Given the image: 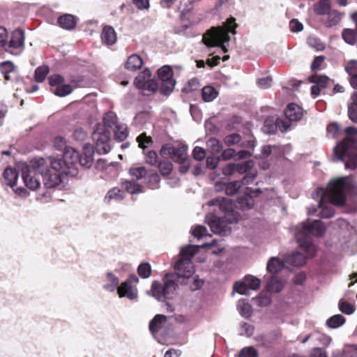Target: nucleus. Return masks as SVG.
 I'll return each instance as SVG.
<instances>
[{"instance_id":"obj_1","label":"nucleus","mask_w":357,"mask_h":357,"mask_svg":"<svg viewBox=\"0 0 357 357\" xmlns=\"http://www.w3.org/2000/svg\"><path fill=\"white\" fill-rule=\"evenodd\" d=\"M295 237L299 246L305 252L306 257L299 252H294L287 257L286 261L293 266H302L305 264L306 257H312L317 250L312 243L313 236L320 237L324 235L326 227L320 220L311 221L307 220L298 225L296 228Z\"/></svg>"},{"instance_id":"obj_2","label":"nucleus","mask_w":357,"mask_h":357,"mask_svg":"<svg viewBox=\"0 0 357 357\" xmlns=\"http://www.w3.org/2000/svg\"><path fill=\"white\" fill-rule=\"evenodd\" d=\"M347 137L333 149L337 160L344 162L346 169L357 168V141L351 138L357 135V128L349 126L345 128Z\"/></svg>"},{"instance_id":"obj_3","label":"nucleus","mask_w":357,"mask_h":357,"mask_svg":"<svg viewBox=\"0 0 357 357\" xmlns=\"http://www.w3.org/2000/svg\"><path fill=\"white\" fill-rule=\"evenodd\" d=\"M237 26L238 25L234 17H231L228 18L222 26L213 28L208 37L204 36L203 40L204 44L208 47H220L224 52H227V46L230 41L229 33L235 34Z\"/></svg>"},{"instance_id":"obj_4","label":"nucleus","mask_w":357,"mask_h":357,"mask_svg":"<svg viewBox=\"0 0 357 357\" xmlns=\"http://www.w3.org/2000/svg\"><path fill=\"white\" fill-rule=\"evenodd\" d=\"M178 275L167 273L164 278V284L158 281H153L151 285V292L153 297L158 301L172 299L177 294L178 288Z\"/></svg>"},{"instance_id":"obj_5","label":"nucleus","mask_w":357,"mask_h":357,"mask_svg":"<svg viewBox=\"0 0 357 357\" xmlns=\"http://www.w3.org/2000/svg\"><path fill=\"white\" fill-rule=\"evenodd\" d=\"M351 188V183L347 177L331 181L327 190L331 203L338 206H344L347 201V195Z\"/></svg>"},{"instance_id":"obj_6","label":"nucleus","mask_w":357,"mask_h":357,"mask_svg":"<svg viewBox=\"0 0 357 357\" xmlns=\"http://www.w3.org/2000/svg\"><path fill=\"white\" fill-rule=\"evenodd\" d=\"M103 129L110 130L113 132L115 139L119 142L125 140L128 135V131L126 124H120L118 122L116 114L112 111L105 114L103 116Z\"/></svg>"},{"instance_id":"obj_7","label":"nucleus","mask_w":357,"mask_h":357,"mask_svg":"<svg viewBox=\"0 0 357 357\" xmlns=\"http://www.w3.org/2000/svg\"><path fill=\"white\" fill-rule=\"evenodd\" d=\"M205 220L212 232L226 236L231 231L229 225L236 222L238 219L234 215L231 218H226V216L218 217L213 213H210L206 216Z\"/></svg>"},{"instance_id":"obj_8","label":"nucleus","mask_w":357,"mask_h":357,"mask_svg":"<svg viewBox=\"0 0 357 357\" xmlns=\"http://www.w3.org/2000/svg\"><path fill=\"white\" fill-rule=\"evenodd\" d=\"M34 164L35 168L38 169L43 178L44 185L47 188H54L61 183L60 174L50 172L48 162L45 159L43 158H35Z\"/></svg>"},{"instance_id":"obj_9","label":"nucleus","mask_w":357,"mask_h":357,"mask_svg":"<svg viewBox=\"0 0 357 357\" xmlns=\"http://www.w3.org/2000/svg\"><path fill=\"white\" fill-rule=\"evenodd\" d=\"M34 165V160H33L30 165L22 163L18 165L25 185L31 190H37L40 185V178L41 176L38 169L35 168Z\"/></svg>"},{"instance_id":"obj_10","label":"nucleus","mask_w":357,"mask_h":357,"mask_svg":"<svg viewBox=\"0 0 357 357\" xmlns=\"http://www.w3.org/2000/svg\"><path fill=\"white\" fill-rule=\"evenodd\" d=\"M110 130L103 129L100 124L96 126L92 133V138L96 143L94 149L97 153L99 155L107 154L110 151Z\"/></svg>"},{"instance_id":"obj_11","label":"nucleus","mask_w":357,"mask_h":357,"mask_svg":"<svg viewBox=\"0 0 357 357\" xmlns=\"http://www.w3.org/2000/svg\"><path fill=\"white\" fill-rule=\"evenodd\" d=\"M24 31L22 29H15L10 36L6 51L14 55H19L24 49Z\"/></svg>"},{"instance_id":"obj_12","label":"nucleus","mask_w":357,"mask_h":357,"mask_svg":"<svg viewBox=\"0 0 357 357\" xmlns=\"http://www.w3.org/2000/svg\"><path fill=\"white\" fill-rule=\"evenodd\" d=\"M261 281L257 277L247 275L243 280L236 282L234 284V291L241 295H248L250 290H257L260 287Z\"/></svg>"},{"instance_id":"obj_13","label":"nucleus","mask_w":357,"mask_h":357,"mask_svg":"<svg viewBox=\"0 0 357 357\" xmlns=\"http://www.w3.org/2000/svg\"><path fill=\"white\" fill-rule=\"evenodd\" d=\"M138 278L135 275H131L125 280L118 288V294L120 298L126 297L130 300H133L137 297V289L132 286V283H137Z\"/></svg>"},{"instance_id":"obj_14","label":"nucleus","mask_w":357,"mask_h":357,"mask_svg":"<svg viewBox=\"0 0 357 357\" xmlns=\"http://www.w3.org/2000/svg\"><path fill=\"white\" fill-rule=\"evenodd\" d=\"M175 273L173 274L178 275V279L189 278L195 273L193 264L190 259H180L174 265Z\"/></svg>"},{"instance_id":"obj_15","label":"nucleus","mask_w":357,"mask_h":357,"mask_svg":"<svg viewBox=\"0 0 357 357\" xmlns=\"http://www.w3.org/2000/svg\"><path fill=\"white\" fill-rule=\"evenodd\" d=\"M259 193H261L259 189L252 190L250 188H246L244 195L238 197L237 204L239 208L243 211L251 209L255 204L254 197L258 196Z\"/></svg>"},{"instance_id":"obj_16","label":"nucleus","mask_w":357,"mask_h":357,"mask_svg":"<svg viewBox=\"0 0 357 357\" xmlns=\"http://www.w3.org/2000/svg\"><path fill=\"white\" fill-rule=\"evenodd\" d=\"M209 206H217L220 210L225 213L226 218H231L232 215L236 217L234 213V204L230 199L218 197L209 201Z\"/></svg>"},{"instance_id":"obj_17","label":"nucleus","mask_w":357,"mask_h":357,"mask_svg":"<svg viewBox=\"0 0 357 357\" xmlns=\"http://www.w3.org/2000/svg\"><path fill=\"white\" fill-rule=\"evenodd\" d=\"M66 163L71 170V176H75L77 174V165L79 160V153L73 147H66L62 155Z\"/></svg>"},{"instance_id":"obj_18","label":"nucleus","mask_w":357,"mask_h":357,"mask_svg":"<svg viewBox=\"0 0 357 357\" xmlns=\"http://www.w3.org/2000/svg\"><path fill=\"white\" fill-rule=\"evenodd\" d=\"M96 152L94 147L91 144H85L83 147V153H79L78 165L86 168H90L93 163V154Z\"/></svg>"},{"instance_id":"obj_19","label":"nucleus","mask_w":357,"mask_h":357,"mask_svg":"<svg viewBox=\"0 0 357 357\" xmlns=\"http://www.w3.org/2000/svg\"><path fill=\"white\" fill-rule=\"evenodd\" d=\"M47 162L58 174L71 176V170L62 155L61 157H50Z\"/></svg>"},{"instance_id":"obj_20","label":"nucleus","mask_w":357,"mask_h":357,"mask_svg":"<svg viewBox=\"0 0 357 357\" xmlns=\"http://www.w3.org/2000/svg\"><path fill=\"white\" fill-rule=\"evenodd\" d=\"M284 115L289 121H298L303 116V109L295 103H289L284 111Z\"/></svg>"},{"instance_id":"obj_21","label":"nucleus","mask_w":357,"mask_h":357,"mask_svg":"<svg viewBox=\"0 0 357 357\" xmlns=\"http://www.w3.org/2000/svg\"><path fill=\"white\" fill-rule=\"evenodd\" d=\"M116 33L114 29L109 25L105 26L101 33V40L107 45H112L116 42Z\"/></svg>"},{"instance_id":"obj_22","label":"nucleus","mask_w":357,"mask_h":357,"mask_svg":"<svg viewBox=\"0 0 357 357\" xmlns=\"http://www.w3.org/2000/svg\"><path fill=\"white\" fill-rule=\"evenodd\" d=\"M57 22L62 29L66 30L74 29L77 24L75 16L70 14H65L60 16L57 20Z\"/></svg>"},{"instance_id":"obj_23","label":"nucleus","mask_w":357,"mask_h":357,"mask_svg":"<svg viewBox=\"0 0 357 357\" xmlns=\"http://www.w3.org/2000/svg\"><path fill=\"white\" fill-rule=\"evenodd\" d=\"M142 65L143 60L142 57L137 54H133L128 57L127 61L125 63V68L130 71H136Z\"/></svg>"},{"instance_id":"obj_24","label":"nucleus","mask_w":357,"mask_h":357,"mask_svg":"<svg viewBox=\"0 0 357 357\" xmlns=\"http://www.w3.org/2000/svg\"><path fill=\"white\" fill-rule=\"evenodd\" d=\"M151 77V73L146 68L143 71L139 73V75L135 79V85L139 89H146V84Z\"/></svg>"},{"instance_id":"obj_25","label":"nucleus","mask_w":357,"mask_h":357,"mask_svg":"<svg viewBox=\"0 0 357 357\" xmlns=\"http://www.w3.org/2000/svg\"><path fill=\"white\" fill-rule=\"evenodd\" d=\"M167 321V317L163 314H156L149 323V330L152 334L157 333Z\"/></svg>"},{"instance_id":"obj_26","label":"nucleus","mask_w":357,"mask_h":357,"mask_svg":"<svg viewBox=\"0 0 357 357\" xmlns=\"http://www.w3.org/2000/svg\"><path fill=\"white\" fill-rule=\"evenodd\" d=\"M284 264L282 260L276 257L270 258L267 262V271L271 274H276L284 267Z\"/></svg>"},{"instance_id":"obj_27","label":"nucleus","mask_w":357,"mask_h":357,"mask_svg":"<svg viewBox=\"0 0 357 357\" xmlns=\"http://www.w3.org/2000/svg\"><path fill=\"white\" fill-rule=\"evenodd\" d=\"M119 287V280L118 277L114 275L112 273L108 272L106 275L104 289L109 292H113L116 289L118 290Z\"/></svg>"},{"instance_id":"obj_28","label":"nucleus","mask_w":357,"mask_h":357,"mask_svg":"<svg viewBox=\"0 0 357 357\" xmlns=\"http://www.w3.org/2000/svg\"><path fill=\"white\" fill-rule=\"evenodd\" d=\"M3 178L7 181V185L14 188L18 178V172L15 169L7 167L3 173Z\"/></svg>"},{"instance_id":"obj_29","label":"nucleus","mask_w":357,"mask_h":357,"mask_svg":"<svg viewBox=\"0 0 357 357\" xmlns=\"http://www.w3.org/2000/svg\"><path fill=\"white\" fill-rule=\"evenodd\" d=\"M266 288L269 292L278 293L283 289V283L276 276H271L266 283Z\"/></svg>"},{"instance_id":"obj_30","label":"nucleus","mask_w":357,"mask_h":357,"mask_svg":"<svg viewBox=\"0 0 357 357\" xmlns=\"http://www.w3.org/2000/svg\"><path fill=\"white\" fill-rule=\"evenodd\" d=\"M318 207L320 209L318 215L321 218H331L334 215V209L332 206L324 203L323 197L321 198Z\"/></svg>"},{"instance_id":"obj_31","label":"nucleus","mask_w":357,"mask_h":357,"mask_svg":"<svg viewBox=\"0 0 357 357\" xmlns=\"http://www.w3.org/2000/svg\"><path fill=\"white\" fill-rule=\"evenodd\" d=\"M187 146L175 147L172 155L173 160L176 162H182V161L188 159L187 155Z\"/></svg>"},{"instance_id":"obj_32","label":"nucleus","mask_w":357,"mask_h":357,"mask_svg":"<svg viewBox=\"0 0 357 357\" xmlns=\"http://www.w3.org/2000/svg\"><path fill=\"white\" fill-rule=\"evenodd\" d=\"M202 99L204 102H211L218 96V91L211 86H206L202 89Z\"/></svg>"},{"instance_id":"obj_33","label":"nucleus","mask_w":357,"mask_h":357,"mask_svg":"<svg viewBox=\"0 0 357 357\" xmlns=\"http://www.w3.org/2000/svg\"><path fill=\"white\" fill-rule=\"evenodd\" d=\"M328 15V20L326 22V26L331 27L337 24L343 16V13L337 10H331Z\"/></svg>"},{"instance_id":"obj_34","label":"nucleus","mask_w":357,"mask_h":357,"mask_svg":"<svg viewBox=\"0 0 357 357\" xmlns=\"http://www.w3.org/2000/svg\"><path fill=\"white\" fill-rule=\"evenodd\" d=\"M124 198V192L118 188L109 190L105 197V202L109 203L112 200L121 201Z\"/></svg>"},{"instance_id":"obj_35","label":"nucleus","mask_w":357,"mask_h":357,"mask_svg":"<svg viewBox=\"0 0 357 357\" xmlns=\"http://www.w3.org/2000/svg\"><path fill=\"white\" fill-rule=\"evenodd\" d=\"M308 79L310 82L315 84L321 89L326 88L330 82L328 77L317 74L310 75Z\"/></svg>"},{"instance_id":"obj_36","label":"nucleus","mask_w":357,"mask_h":357,"mask_svg":"<svg viewBox=\"0 0 357 357\" xmlns=\"http://www.w3.org/2000/svg\"><path fill=\"white\" fill-rule=\"evenodd\" d=\"M237 309L240 314L246 319L252 315V307L245 299H241L238 301Z\"/></svg>"},{"instance_id":"obj_37","label":"nucleus","mask_w":357,"mask_h":357,"mask_svg":"<svg viewBox=\"0 0 357 357\" xmlns=\"http://www.w3.org/2000/svg\"><path fill=\"white\" fill-rule=\"evenodd\" d=\"M175 84L176 81L174 79L162 81L159 88L160 93L165 96L169 95L173 91Z\"/></svg>"},{"instance_id":"obj_38","label":"nucleus","mask_w":357,"mask_h":357,"mask_svg":"<svg viewBox=\"0 0 357 357\" xmlns=\"http://www.w3.org/2000/svg\"><path fill=\"white\" fill-rule=\"evenodd\" d=\"M342 36L344 42L349 45H353L357 41V31L354 29H344L342 33Z\"/></svg>"},{"instance_id":"obj_39","label":"nucleus","mask_w":357,"mask_h":357,"mask_svg":"<svg viewBox=\"0 0 357 357\" xmlns=\"http://www.w3.org/2000/svg\"><path fill=\"white\" fill-rule=\"evenodd\" d=\"M15 66L14 63L10 61H6L1 62L0 63V70L1 73L4 75V78L6 80H10V73H13L15 71Z\"/></svg>"},{"instance_id":"obj_40","label":"nucleus","mask_w":357,"mask_h":357,"mask_svg":"<svg viewBox=\"0 0 357 357\" xmlns=\"http://www.w3.org/2000/svg\"><path fill=\"white\" fill-rule=\"evenodd\" d=\"M345 321L346 319L342 315L335 314L326 321V325L331 328H337L342 326Z\"/></svg>"},{"instance_id":"obj_41","label":"nucleus","mask_w":357,"mask_h":357,"mask_svg":"<svg viewBox=\"0 0 357 357\" xmlns=\"http://www.w3.org/2000/svg\"><path fill=\"white\" fill-rule=\"evenodd\" d=\"M122 188L130 194L142 192L143 187L135 181H126L122 183Z\"/></svg>"},{"instance_id":"obj_42","label":"nucleus","mask_w":357,"mask_h":357,"mask_svg":"<svg viewBox=\"0 0 357 357\" xmlns=\"http://www.w3.org/2000/svg\"><path fill=\"white\" fill-rule=\"evenodd\" d=\"M331 10V6L328 0H320L314 6V11L317 15H323L328 14Z\"/></svg>"},{"instance_id":"obj_43","label":"nucleus","mask_w":357,"mask_h":357,"mask_svg":"<svg viewBox=\"0 0 357 357\" xmlns=\"http://www.w3.org/2000/svg\"><path fill=\"white\" fill-rule=\"evenodd\" d=\"M50 69L47 66H43L38 67L34 73V77L37 82H43L47 74L49 73Z\"/></svg>"},{"instance_id":"obj_44","label":"nucleus","mask_w":357,"mask_h":357,"mask_svg":"<svg viewBox=\"0 0 357 357\" xmlns=\"http://www.w3.org/2000/svg\"><path fill=\"white\" fill-rule=\"evenodd\" d=\"M198 248L199 246H193L191 245L182 248L181 250V259H190V260H191L196 254Z\"/></svg>"},{"instance_id":"obj_45","label":"nucleus","mask_w":357,"mask_h":357,"mask_svg":"<svg viewBox=\"0 0 357 357\" xmlns=\"http://www.w3.org/2000/svg\"><path fill=\"white\" fill-rule=\"evenodd\" d=\"M158 78L160 82L173 79V71L168 66H164L158 70Z\"/></svg>"},{"instance_id":"obj_46","label":"nucleus","mask_w":357,"mask_h":357,"mask_svg":"<svg viewBox=\"0 0 357 357\" xmlns=\"http://www.w3.org/2000/svg\"><path fill=\"white\" fill-rule=\"evenodd\" d=\"M73 91V88L70 84H63L57 86L53 93L59 97H64L69 95Z\"/></svg>"},{"instance_id":"obj_47","label":"nucleus","mask_w":357,"mask_h":357,"mask_svg":"<svg viewBox=\"0 0 357 357\" xmlns=\"http://www.w3.org/2000/svg\"><path fill=\"white\" fill-rule=\"evenodd\" d=\"M254 162L252 160L244 161L241 163H236V172L239 174L247 173L254 167Z\"/></svg>"},{"instance_id":"obj_48","label":"nucleus","mask_w":357,"mask_h":357,"mask_svg":"<svg viewBox=\"0 0 357 357\" xmlns=\"http://www.w3.org/2000/svg\"><path fill=\"white\" fill-rule=\"evenodd\" d=\"M206 146L213 153H218L222 149V144L215 137H211L208 139L206 142Z\"/></svg>"},{"instance_id":"obj_49","label":"nucleus","mask_w":357,"mask_h":357,"mask_svg":"<svg viewBox=\"0 0 357 357\" xmlns=\"http://www.w3.org/2000/svg\"><path fill=\"white\" fill-rule=\"evenodd\" d=\"M241 187L239 180L229 182L225 186V192L227 195L232 196L235 195Z\"/></svg>"},{"instance_id":"obj_50","label":"nucleus","mask_w":357,"mask_h":357,"mask_svg":"<svg viewBox=\"0 0 357 357\" xmlns=\"http://www.w3.org/2000/svg\"><path fill=\"white\" fill-rule=\"evenodd\" d=\"M241 142V136L238 133L228 135L224 138V143L227 146L238 144Z\"/></svg>"},{"instance_id":"obj_51","label":"nucleus","mask_w":357,"mask_h":357,"mask_svg":"<svg viewBox=\"0 0 357 357\" xmlns=\"http://www.w3.org/2000/svg\"><path fill=\"white\" fill-rule=\"evenodd\" d=\"M137 273L142 278H148L151 274V266L149 263H142L137 268Z\"/></svg>"},{"instance_id":"obj_52","label":"nucleus","mask_w":357,"mask_h":357,"mask_svg":"<svg viewBox=\"0 0 357 357\" xmlns=\"http://www.w3.org/2000/svg\"><path fill=\"white\" fill-rule=\"evenodd\" d=\"M160 173L163 176H167L171 174L173 165L171 162L168 160L160 161L158 165Z\"/></svg>"},{"instance_id":"obj_53","label":"nucleus","mask_w":357,"mask_h":357,"mask_svg":"<svg viewBox=\"0 0 357 357\" xmlns=\"http://www.w3.org/2000/svg\"><path fill=\"white\" fill-rule=\"evenodd\" d=\"M255 327L248 323L243 322L240 324L239 334L241 335L250 337L253 335Z\"/></svg>"},{"instance_id":"obj_54","label":"nucleus","mask_w":357,"mask_h":357,"mask_svg":"<svg viewBox=\"0 0 357 357\" xmlns=\"http://www.w3.org/2000/svg\"><path fill=\"white\" fill-rule=\"evenodd\" d=\"M238 357H259L257 351L253 347L243 348Z\"/></svg>"},{"instance_id":"obj_55","label":"nucleus","mask_w":357,"mask_h":357,"mask_svg":"<svg viewBox=\"0 0 357 357\" xmlns=\"http://www.w3.org/2000/svg\"><path fill=\"white\" fill-rule=\"evenodd\" d=\"M338 306L340 310L346 314H351L355 310V308L352 304L342 300L340 301Z\"/></svg>"},{"instance_id":"obj_56","label":"nucleus","mask_w":357,"mask_h":357,"mask_svg":"<svg viewBox=\"0 0 357 357\" xmlns=\"http://www.w3.org/2000/svg\"><path fill=\"white\" fill-rule=\"evenodd\" d=\"M264 131L268 134H275L277 131L276 121L273 119H266L264 121Z\"/></svg>"},{"instance_id":"obj_57","label":"nucleus","mask_w":357,"mask_h":357,"mask_svg":"<svg viewBox=\"0 0 357 357\" xmlns=\"http://www.w3.org/2000/svg\"><path fill=\"white\" fill-rule=\"evenodd\" d=\"M130 174L132 178L138 180L145 176L146 174V169L143 167L132 168L130 170Z\"/></svg>"},{"instance_id":"obj_58","label":"nucleus","mask_w":357,"mask_h":357,"mask_svg":"<svg viewBox=\"0 0 357 357\" xmlns=\"http://www.w3.org/2000/svg\"><path fill=\"white\" fill-rule=\"evenodd\" d=\"M345 70L351 77L357 76V61L351 60L348 62L345 66Z\"/></svg>"},{"instance_id":"obj_59","label":"nucleus","mask_w":357,"mask_h":357,"mask_svg":"<svg viewBox=\"0 0 357 357\" xmlns=\"http://www.w3.org/2000/svg\"><path fill=\"white\" fill-rule=\"evenodd\" d=\"M193 158L197 161L204 160L206 157L205 150L200 146H195L192 151Z\"/></svg>"},{"instance_id":"obj_60","label":"nucleus","mask_w":357,"mask_h":357,"mask_svg":"<svg viewBox=\"0 0 357 357\" xmlns=\"http://www.w3.org/2000/svg\"><path fill=\"white\" fill-rule=\"evenodd\" d=\"M137 139L139 143V146L143 149L146 148L149 144L152 143L151 138L147 137L144 133L139 135Z\"/></svg>"},{"instance_id":"obj_61","label":"nucleus","mask_w":357,"mask_h":357,"mask_svg":"<svg viewBox=\"0 0 357 357\" xmlns=\"http://www.w3.org/2000/svg\"><path fill=\"white\" fill-rule=\"evenodd\" d=\"M49 84L52 86H57L63 84L64 77L60 75H52L48 77Z\"/></svg>"},{"instance_id":"obj_62","label":"nucleus","mask_w":357,"mask_h":357,"mask_svg":"<svg viewBox=\"0 0 357 357\" xmlns=\"http://www.w3.org/2000/svg\"><path fill=\"white\" fill-rule=\"evenodd\" d=\"M290 121L288 119L278 118L276 119L277 130L279 129L281 132H286L291 126Z\"/></svg>"},{"instance_id":"obj_63","label":"nucleus","mask_w":357,"mask_h":357,"mask_svg":"<svg viewBox=\"0 0 357 357\" xmlns=\"http://www.w3.org/2000/svg\"><path fill=\"white\" fill-rule=\"evenodd\" d=\"M87 137L86 132L82 128H77L74 130L73 138L78 142H83Z\"/></svg>"},{"instance_id":"obj_64","label":"nucleus","mask_w":357,"mask_h":357,"mask_svg":"<svg viewBox=\"0 0 357 357\" xmlns=\"http://www.w3.org/2000/svg\"><path fill=\"white\" fill-rule=\"evenodd\" d=\"M348 116L349 119L356 123H357V105L350 104L348 106Z\"/></svg>"}]
</instances>
